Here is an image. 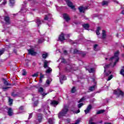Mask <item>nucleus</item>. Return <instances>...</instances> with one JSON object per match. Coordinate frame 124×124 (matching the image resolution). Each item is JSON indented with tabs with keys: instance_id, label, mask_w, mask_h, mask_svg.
<instances>
[{
	"instance_id": "obj_64",
	"label": "nucleus",
	"mask_w": 124,
	"mask_h": 124,
	"mask_svg": "<svg viewBox=\"0 0 124 124\" xmlns=\"http://www.w3.org/2000/svg\"><path fill=\"white\" fill-rule=\"evenodd\" d=\"M86 98H91V96H86Z\"/></svg>"
},
{
	"instance_id": "obj_36",
	"label": "nucleus",
	"mask_w": 124,
	"mask_h": 124,
	"mask_svg": "<svg viewBox=\"0 0 124 124\" xmlns=\"http://www.w3.org/2000/svg\"><path fill=\"white\" fill-rule=\"evenodd\" d=\"M102 5H103V6H104V5H108V1L105 0L103 1Z\"/></svg>"
},
{
	"instance_id": "obj_40",
	"label": "nucleus",
	"mask_w": 124,
	"mask_h": 124,
	"mask_svg": "<svg viewBox=\"0 0 124 124\" xmlns=\"http://www.w3.org/2000/svg\"><path fill=\"white\" fill-rule=\"evenodd\" d=\"M86 98H85V97H82L78 101V103H80V102H83V101H84V100H85Z\"/></svg>"
},
{
	"instance_id": "obj_20",
	"label": "nucleus",
	"mask_w": 124,
	"mask_h": 124,
	"mask_svg": "<svg viewBox=\"0 0 124 124\" xmlns=\"http://www.w3.org/2000/svg\"><path fill=\"white\" fill-rule=\"evenodd\" d=\"M82 27L85 30H89V28H90V25H89V24H82Z\"/></svg>"
},
{
	"instance_id": "obj_33",
	"label": "nucleus",
	"mask_w": 124,
	"mask_h": 124,
	"mask_svg": "<svg viewBox=\"0 0 124 124\" xmlns=\"http://www.w3.org/2000/svg\"><path fill=\"white\" fill-rule=\"evenodd\" d=\"M105 112V110L104 109H102V110H98L96 114L97 115H99L100 114H103L104 112Z\"/></svg>"
},
{
	"instance_id": "obj_1",
	"label": "nucleus",
	"mask_w": 124,
	"mask_h": 124,
	"mask_svg": "<svg viewBox=\"0 0 124 124\" xmlns=\"http://www.w3.org/2000/svg\"><path fill=\"white\" fill-rule=\"evenodd\" d=\"M68 107L67 105H64V107L62 110L59 112L58 114V117L59 119H61L62 117H64L66 115V114H67V112H68Z\"/></svg>"
},
{
	"instance_id": "obj_43",
	"label": "nucleus",
	"mask_w": 124,
	"mask_h": 124,
	"mask_svg": "<svg viewBox=\"0 0 124 124\" xmlns=\"http://www.w3.org/2000/svg\"><path fill=\"white\" fill-rule=\"evenodd\" d=\"M120 74H121V75H123V76L124 77V69H121L120 71Z\"/></svg>"
},
{
	"instance_id": "obj_30",
	"label": "nucleus",
	"mask_w": 124,
	"mask_h": 124,
	"mask_svg": "<svg viewBox=\"0 0 124 124\" xmlns=\"http://www.w3.org/2000/svg\"><path fill=\"white\" fill-rule=\"evenodd\" d=\"M93 118L92 117L90 119L89 124H96V123L93 122Z\"/></svg>"
},
{
	"instance_id": "obj_42",
	"label": "nucleus",
	"mask_w": 124,
	"mask_h": 124,
	"mask_svg": "<svg viewBox=\"0 0 124 124\" xmlns=\"http://www.w3.org/2000/svg\"><path fill=\"white\" fill-rule=\"evenodd\" d=\"M97 46H98V45H96V44L94 45L93 49H94V51H97V48H97Z\"/></svg>"
},
{
	"instance_id": "obj_51",
	"label": "nucleus",
	"mask_w": 124,
	"mask_h": 124,
	"mask_svg": "<svg viewBox=\"0 0 124 124\" xmlns=\"http://www.w3.org/2000/svg\"><path fill=\"white\" fill-rule=\"evenodd\" d=\"M62 63H66V60H65L64 59H62Z\"/></svg>"
},
{
	"instance_id": "obj_31",
	"label": "nucleus",
	"mask_w": 124,
	"mask_h": 124,
	"mask_svg": "<svg viewBox=\"0 0 124 124\" xmlns=\"http://www.w3.org/2000/svg\"><path fill=\"white\" fill-rule=\"evenodd\" d=\"M94 90H95V85L91 86L89 88V91H90V92H93Z\"/></svg>"
},
{
	"instance_id": "obj_21",
	"label": "nucleus",
	"mask_w": 124,
	"mask_h": 124,
	"mask_svg": "<svg viewBox=\"0 0 124 124\" xmlns=\"http://www.w3.org/2000/svg\"><path fill=\"white\" fill-rule=\"evenodd\" d=\"M45 40L44 39V35H43L42 38L40 39H39L38 41V43L40 44V43H43V42H44Z\"/></svg>"
},
{
	"instance_id": "obj_52",
	"label": "nucleus",
	"mask_w": 124,
	"mask_h": 124,
	"mask_svg": "<svg viewBox=\"0 0 124 124\" xmlns=\"http://www.w3.org/2000/svg\"><path fill=\"white\" fill-rule=\"evenodd\" d=\"M41 94H42L43 97H44L45 96V95H47V93H43H43H41Z\"/></svg>"
},
{
	"instance_id": "obj_48",
	"label": "nucleus",
	"mask_w": 124,
	"mask_h": 124,
	"mask_svg": "<svg viewBox=\"0 0 124 124\" xmlns=\"http://www.w3.org/2000/svg\"><path fill=\"white\" fill-rule=\"evenodd\" d=\"M23 71L22 73L23 76H26V75L27 74V73L26 72V70L23 69Z\"/></svg>"
},
{
	"instance_id": "obj_3",
	"label": "nucleus",
	"mask_w": 124,
	"mask_h": 124,
	"mask_svg": "<svg viewBox=\"0 0 124 124\" xmlns=\"http://www.w3.org/2000/svg\"><path fill=\"white\" fill-rule=\"evenodd\" d=\"M111 66V63L108 64H106L104 66V72L106 76H109L110 73H112L110 70H108V68Z\"/></svg>"
},
{
	"instance_id": "obj_62",
	"label": "nucleus",
	"mask_w": 124,
	"mask_h": 124,
	"mask_svg": "<svg viewBox=\"0 0 124 124\" xmlns=\"http://www.w3.org/2000/svg\"><path fill=\"white\" fill-rule=\"evenodd\" d=\"M39 82L40 83H42V78H40V80H39Z\"/></svg>"
},
{
	"instance_id": "obj_34",
	"label": "nucleus",
	"mask_w": 124,
	"mask_h": 124,
	"mask_svg": "<svg viewBox=\"0 0 124 124\" xmlns=\"http://www.w3.org/2000/svg\"><path fill=\"white\" fill-rule=\"evenodd\" d=\"M38 93H42L44 92V89L42 87H40L38 90Z\"/></svg>"
},
{
	"instance_id": "obj_15",
	"label": "nucleus",
	"mask_w": 124,
	"mask_h": 124,
	"mask_svg": "<svg viewBox=\"0 0 124 124\" xmlns=\"http://www.w3.org/2000/svg\"><path fill=\"white\" fill-rule=\"evenodd\" d=\"M59 40L60 41H63V40H65V38H64V34L63 33H62L59 36Z\"/></svg>"
},
{
	"instance_id": "obj_47",
	"label": "nucleus",
	"mask_w": 124,
	"mask_h": 124,
	"mask_svg": "<svg viewBox=\"0 0 124 124\" xmlns=\"http://www.w3.org/2000/svg\"><path fill=\"white\" fill-rule=\"evenodd\" d=\"M112 78H113V75H110V76L108 77L107 81H110V80H111Z\"/></svg>"
},
{
	"instance_id": "obj_13",
	"label": "nucleus",
	"mask_w": 124,
	"mask_h": 124,
	"mask_svg": "<svg viewBox=\"0 0 124 124\" xmlns=\"http://www.w3.org/2000/svg\"><path fill=\"white\" fill-rule=\"evenodd\" d=\"M28 51L29 54L31 55V56H35V55H36V52H35L33 49H28Z\"/></svg>"
},
{
	"instance_id": "obj_27",
	"label": "nucleus",
	"mask_w": 124,
	"mask_h": 124,
	"mask_svg": "<svg viewBox=\"0 0 124 124\" xmlns=\"http://www.w3.org/2000/svg\"><path fill=\"white\" fill-rule=\"evenodd\" d=\"M65 70L67 72H70L71 71V66L68 65L65 68Z\"/></svg>"
},
{
	"instance_id": "obj_14",
	"label": "nucleus",
	"mask_w": 124,
	"mask_h": 124,
	"mask_svg": "<svg viewBox=\"0 0 124 124\" xmlns=\"http://www.w3.org/2000/svg\"><path fill=\"white\" fill-rule=\"evenodd\" d=\"M85 68L86 70L89 71V73H93V72H94V69L93 68L90 69L89 68V66H86Z\"/></svg>"
},
{
	"instance_id": "obj_45",
	"label": "nucleus",
	"mask_w": 124,
	"mask_h": 124,
	"mask_svg": "<svg viewBox=\"0 0 124 124\" xmlns=\"http://www.w3.org/2000/svg\"><path fill=\"white\" fill-rule=\"evenodd\" d=\"M29 1H33L34 4H36L37 3V2L36 1V0H27Z\"/></svg>"
},
{
	"instance_id": "obj_24",
	"label": "nucleus",
	"mask_w": 124,
	"mask_h": 124,
	"mask_svg": "<svg viewBox=\"0 0 124 124\" xmlns=\"http://www.w3.org/2000/svg\"><path fill=\"white\" fill-rule=\"evenodd\" d=\"M47 122H48V124H54L55 123L54 122V119H53V118L48 119V120H47Z\"/></svg>"
},
{
	"instance_id": "obj_5",
	"label": "nucleus",
	"mask_w": 124,
	"mask_h": 124,
	"mask_svg": "<svg viewBox=\"0 0 124 124\" xmlns=\"http://www.w3.org/2000/svg\"><path fill=\"white\" fill-rule=\"evenodd\" d=\"M113 93L114 94L117 95V96H120V95H121V96H124V92H123V91H121L120 89L115 90Z\"/></svg>"
},
{
	"instance_id": "obj_6",
	"label": "nucleus",
	"mask_w": 124,
	"mask_h": 124,
	"mask_svg": "<svg viewBox=\"0 0 124 124\" xmlns=\"http://www.w3.org/2000/svg\"><path fill=\"white\" fill-rule=\"evenodd\" d=\"M42 122V114H39L38 115V119H36L34 121V123L35 124H40V123Z\"/></svg>"
},
{
	"instance_id": "obj_54",
	"label": "nucleus",
	"mask_w": 124,
	"mask_h": 124,
	"mask_svg": "<svg viewBox=\"0 0 124 124\" xmlns=\"http://www.w3.org/2000/svg\"><path fill=\"white\" fill-rule=\"evenodd\" d=\"M12 96H14V97H16V96H18V94H15V93H13L12 94Z\"/></svg>"
},
{
	"instance_id": "obj_37",
	"label": "nucleus",
	"mask_w": 124,
	"mask_h": 124,
	"mask_svg": "<svg viewBox=\"0 0 124 124\" xmlns=\"http://www.w3.org/2000/svg\"><path fill=\"white\" fill-rule=\"evenodd\" d=\"M71 92L72 93H75V92H76V88L75 86L73 87Z\"/></svg>"
},
{
	"instance_id": "obj_63",
	"label": "nucleus",
	"mask_w": 124,
	"mask_h": 124,
	"mask_svg": "<svg viewBox=\"0 0 124 124\" xmlns=\"http://www.w3.org/2000/svg\"><path fill=\"white\" fill-rule=\"evenodd\" d=\"M78 113H80V109H78L77 111H76V113L78 114Z\"/></svg>"
},
{
	"instance_id": "obj_8",
	"label": "nucleus",
	"mask_w": 124,
	"mask_h": 124,
	"mask_svg": "<svg viewBox=\"0 0 124 124\" xmlns=\"http://www.w3.org/2000/svg\"><path fill=\"white\" fill-rule=\"evenodd\" d=\"M87 9H88V6L83 7L80 6L78 7V10H79V12H80V13H84L85 11L87 10Z\"/></svg>"
},
{
	"instance_id": "obj_35",
	"label": "nucleus",
	"mask_w": 124,
	"mask_h": 124,
	"mask_svg": "<svg viewBox=\"0 0 124 124\" xmlns=\"http://www.w3.org/2000/svg\"><path fill=\"white\" fill-rule=\"evenodd\" d=\"M15 3V0H10V6H13Z\"/></svg>"
},
{
	"instance_id": "obj_44",
	"label": "nucleus",
	"mask_w": 124,
	"mask_h": 124,
	"mask_svg": "<svg viewBox=\"0 0 124 124\" xmlns=\"http://www.w3.org/2000/svg\"><path fill=\"white\" fill-rule=\"evenodd\" d=\"M32 77H38V72L32 75Z\"/></svg>"
},
{
	"instance_id": "obj_53",
	"label": "nucleus",
	"mask_w": 124,
	"mask_h": 124,
	"mask_svg": "<svg viewBox=\"0 0 124 124\" xmlns=\"http://www.w3.org/2000/svg\"><path fill=\"white\" fill-rule=\"evenodd\" d=\"M7 1L6 0H4V1L2 3L1 5H5V4L7 3Z\"/></svg>"
},
{
	"instance_id": "obj_32",
	"label": "nucleus",
	"mask_w": 124,
	"mask_h": 124,
	"mask_svg": "<svg viewBox=\"0 0 124 124\" xmlns=\"http://www.w3.org/2000/svg\"><path fill=\"white\" fill-rule=\"evenodd\" d=\"M64 37L65 38V40L68 39V38L70 37V34H64Z\"/></svg>"
},
{
	"instance_id": "obj_10",
	"label": "nucleus",
	"mask_w": 124,
	"mask_h": 124,
	"mask_svg": "<svg viewBox=\"0 0 124 124\" xmlns=\"http://www.w3.org/2000/svg\"><path fill=\"white\" fill-rule=\"evenodd\" d=\"M7 114L8 116L10 117H11V116H13L14 115V113H13V109L11 108H7Z\"/></svg>"
},
{
	"instance_id": "obj_57",
	"label": "nucleus",
	"mask_w": 124,
	"mask_h": 124,
	"mask_svg": "<svg viewBox=\"0 0 124 124\" xmlns=\"http://www.w3.org/2000/svg\"><path fill=\"white\" fill-rule=\"evenodd\" d=\"M9 87H3V90H4V91H6V90H7V89H9Z\"/></svg>"
},
{
	"instance_id": "obj_50",
	"label": "nucleus",
	"mask_w": 124,
	"mask_h": 124,
	"mask_svg": "<svg viewBox=\"0 0 124 124\" xmlns=\"http://www.w3.org/2000/svg\"><path fill=\"white\" fill-rule=\"evenodd\" d=\"M31 118H32V113H31L29 114L28 120L31 119Z\"/></svg>"
},
{
	"instance_id": "obj_39",
	"label": "nucleus",
	"mask_w": 124,
	"mask_h": 124,
	"mask_svg": "<svg viewBox=\"0 0 124 124\" xmlns=\"http://www.w3.org/2000/svg\"><path fill=\"white\" fill-rule=\"evenodd\" d=\"M51 72H52V69H51V68L49 67V68L46 70V73H51Z\"/></svg>"
},
{
	"instance_id": "obj_9",
	"label": "nucleus",
	"mask_w": 124,
	"mask_h": 124,
	"mask_svg": "<svg viewBox=\"0 0 124 124\" xmlns=\"http://www.w3.org/2000/svg\"><path fill=\"white\" fill-rule=\"evenodd\" d=\"M63 18L64 19L66 22H69L71 20V18L69 17V16L67 14H63Z\"/></svg>"
},
{
	"instance_id": "obj_49",
	"label": "nucleus",
	"mask_w": 124,
	"mask_h": 124,
	"mask_svg": "<svg viewBox=\"0 0 124 124\" xmlns=\"http://www.w3.org/2000/svg\"><path fill=\"white\" fill-rule=\"evenodd\" d=\"M4 53V49H2L0 50V56H1V55H2V54H3Z\"/></svg>"
},
{
	"instance_id": "obj_7",
	"label": "nucleus",
	"mask_w": 124,
	"mask_h": 124,
	"mask_svg": "<svg viewBox=\"0 0 124 124\" xmlns=\"http://www.w3.org/2000/svg\"><path fill=\"white\" fill-rule=\"evenodd\" d=\"M66 1V4H67L69 7H70L71 9H74L75 10V6L73 5V3L70 1V0H64Z\"/></svg>"
},
{
	"instance_id": "obj_2",
	"label": "nucleus",
	"mask_w": 124,
	"mask_h": 124,
	"mask_svg": "<svg viewBox=\"0 0 124 124\" xmlns=\"http://www.w3.org/2000/svg\"><path fill=\"white\" fill-rule=\"evenodd\" d=\"M119 60L120 58H119V51H116V53H114V56L109 59L110 62H114L112 67H114V66L117 64V62H119Z\"/></svg>"
},
{
	"instance_id": "obj_17",
	"label": "nucleus",
	"mask_w": 124,
	"mask_h": 124,
	"mask_svg": "<svg viewBox=\"0 0 124 124\" xmlns=\"http://www.w3.org/2000/svg\"><path fill=\"white\" fill-rule=\"evenodd\" d=\"M60 83L62 84V81L66 80V77L65 76H62L59 78Z\"/></svg>"
},
{
	"instance_id": "obj_26",
	"label": "nucleus",
	"mask_w": 124,
	"mask_h": 124,
	"mask_svg": "<svg viewBox=\"0 0 124 124\" xmlns=\"http://www.w3.org/2000/svg\"><path fill=\"white\" fill-rule=\"evenodd\" d=\"M102 38H103V39H105V38H106V32L105 31V30L102 31Z\"/></svg>"
},
{
	"instance_id": "obj_19",
	"label": "nucleus",
	"mask_w": 124,
	"mask_h": 124,
	"mask_svg": "<svg viewBox=\"0 0 124 124\" xmlns=\"http://www.w3.org/2000/svg\"><path fill=\"white\" fill-rule=\"evenodd\" d=\"M36 23L38 27H39V25H41V19H40V18L39 17L37 18Z\"/></svg>"
},
{
	"instance_id": "obj_56",
	"label": "nucleus",
	"mask_w": 124,
	"mask_h": 124,
	"mask_svg": "<svg viewBox=\"0 0 124 124\" xmlns=\"http://www.w3.org/2000/svg\"><path fill=\"white\" fill-rule=\"evenodd\" d=\"M42 78H44V75L41 73L40 75V78L42 79Z\"/></svg>"
},
{
	"instance_id": "obj_4",
	"label": "nucleus",
	"mask_w": 124,
	"mask_h": 124,
	"mask_svg": "<svg viewBox=\"0 0 124 124\" xmlns=\"http://www.w3.org/2000/svg\"><path fill=\"white\" fill-rule=\"evenodd\" d=\"M74 54H78L79 55H81L82 57H85V56L87 55V52L75 49L74 50Z\"/></svg>"
},
{
	"instance_id": "obj_16",
	"label": "nucleus",
	"mask_w": 124,
	"mask_h": 124,
	"mask_svg": "<svg viewBox=\"0 0 124 124\" xmlns=\"http://www.w3.org/2000/svg\"><path fill=\"white\" fill-rule=\"evenodd\" d=\"M49 19H52V15L51 14L46 15L44 18V20H49Z\"/></svg>"
},
{
	"instance_id": "obj_41",
	"label": "nucleus",
	"mask_w": 124,
	"mask_h": 124,
	"mask_svg": "<svg viewBox=\"0 0 124 124\" xmlns=\"http://www.w3.org/2000/svg\"><path fill=\"white\" fill-rule=\"evenodd\" d=\"M38 104V100H36V101L34 102V107H35L37 106Z\"/></svg>"
},
{
	"instance_id": "obj_25",
	"label": "nucleus",
	"mask_w": 124,
	"mask_h": 124,
	"mask_svg": "<svg viewBox=\"0 0 124 124\" xmlns=\"http://www.w3.org/2000/svg\"><path fill=\"white\" fill-rule=\"evenodd\" d=\"M47 57H48V53L44 52V53L42 54V58L44 59V60L47 59Z\"/></svg>"
},
{
	"instance_id": "obj_46",
	"label": "nucleus",
	"mask_w": 124,
	"mask_h": 124,
	"mask_svg": "<svg viewBox=\"0 0 124 124\" xmlns=\"http://www.w3.org/2000/svg\"><path fill=\"white\" fill-rule=\"evenodd\" d=\"M83 105H84V104L82 103H79L78 105V108H81V107H82V106H83Z\"/></svg>"
},
{
	"instance_id": "obj_11",
	"label": "nucleus",
	"mask_w": 124,
	"mask_h": 124,
	"mask_svg": "<svg viewBox=\"0 0 124 124\" xmlns=\"http://www.w3.org/2000/svg\"><path fill=\"white\" fill-rule=\"evenodd\" d=\"M4 19L7 25H10L11 24V21H10V17H9V16H4Z\"/></svg>"
},
{
	"instance_id": "obj_28",
	"label": "nucleus",
	"mask_w": 124,
	"mask_h": 124,
	"mask_svg": "<svg viewBox=\"0 0 124 124\" xmlns=\"http://www.w3.org/2000/svg\"><path fill=\"white\" fill-rule=\"evenodd\" d=\"M101 30V28L100 27H98L97 28V30H96V33L97 35H99L100 34V33L99 32V31Z\"/></svg>"
},
{
	"instance_id": "obj_29",
	"label": "nucleus",
	"mask_w": 124,
	"mask_h": 124,
	"mask_svg": "<svg viewBox=\"0 0 124 124\" xmlns=\"http://www.w3.org/2000/svg\"><path fill=\"white\" fill-rule=\"evenodd\" d=\"M3 83H4V84L5 85V86H10V84L6 80H5V79L4 78H3Z\"/></svg>"
},
{
	"instance_id": "obj_58",
	"label": "nucleus",
	"mask_w": 124,
	"mask_h": 124,
	"mask_svg": "<svg viewBox=\"0 0 124 124\" xmlns=\"http://www.w3.org/2000/svg\"><path fill=\"white\" fill-rule=\"evenodd\" d=\"M63 54H64V55H67V51L64 50Z\"/></svg>"
},
{
	"instance_id": "obj_23",
	"label": "nucleus",
	"mask_w": 124,
	"mask_h": 124,
	"mask_svg": "<svg viewBox=\"0 0 124 124\" xmlns=\"http://www.w3.org/2000/svg\"><path fill=\"white\" fill-rule=\"evenodd\" d=\"M78 38H79V39L78 40V42H77L76 43L77 44H80V42H79V41H81L82 40V39H83L84 38V37H83V35L80 34L79 37Z\"/></svg>"
},
{
	"instance_id": "obj_60",
	"label": "nucleus",
	"mask_w": 124,
	"mask_h": 124,
	"mask_svg": "<svg viewBox=\"0 0 124 124\" xmlns=\"http://www.w3.org/2000/svg\"><path fill=\"white\" fill-rule=\"evenodd\" d=\"M46 84H47V85H49L50 84V81L49 80H46Z\"/></svg>"
},
{
	"instance_id": "obj_61",
	"label": "nucleus",
	"mask_w": 124,
	"mask_h": 124,
	"mask_svg": "<svg viewBox=\"0 0 124 124\" xmlns=\"http://www.w3.org/2000/svg\"><path fill=\"white\" fill-rule=\"evenodd\" d=\"M23 109H24V107L23 106H21L19 108L20 110H23Z\"/></svg>"
},
{
	"instance_id": "obj_12",
	"label": "nucleus",
	"mask_w": 124,
	"mask_h": 124,
	"mask_svg": "<svg viewBox=\"0 0 124 124\" xmlns=\"http://www.w3.org/2000/svg\"><path fill=\"white\" fill-rule=\"evenodd\" d=\"M92 108H93L92 105H89L87 107L86 109H85L84 110V112H85L86 115H87V114H89V113H90V111H91V110H92Z\"/></svg>"
},
{
	"instance_id": "obj_59",
	"label": "nucleus",
	"mask_w": 124,
	"mask_h": 124,
	"mask_svg": "<svg viewBox=\"0 0 124 124\" xmlns=\"http://www.w3.org/2000/svg\"><path fill=\"white\" fill-rule=\"evenodd\" d=\"M14 53H15V54H17V50H16V49H14Z\"/></svg>"
},
{
	"instance_id": "obj_18",
	"label": "nucleus",
	"mask_w": 124,
	"mask_h": 124,
	"mask_svg": "<svg viewBox=\"0 0 124 124\" xmlns=\"http://www.w3.org/2000/svg\"><path fill=\"white\" fill-rule=\"evenodd\" d=\"M50 104L53 106H56V105L59 104V102L55 100H51Z\"/></svg>"
},
{
	"instance_id": "obj_22",
	"label": "nucleus",
	"mask_w": 124,
	"mask_h": 124,
	"mask_svg": "<svg viewBox=\"0 0 124 124\" xmlns=\"http://www.w3.org/2000/svg\"><path fill=\"white\" fill-rule=\"evenodd\" d=\"M48 63H49V62L47 61V60H45L44 62V67L45 68H47V67H48Z\"/></svg>"
},
{
	"instance_id": "obj_55",
	"label": "nucleus",
	"mask_w": 124,
	"mask_h": 124,
	"mask_svg": "<svg viewBox=\"0 0 124 124\" xmlns=\"http://www.w3.org/2000/svg\"><path fill=\"white\" fill-rule=\"evenodd\" d=\"M121 9H122V11H121V14H123V15H124V8H122L121 7Z\"/></svg>"
},
{
	"instance_id": "obj_38",
	"label": "nucleus",
	"mask_w": 124,
	"mask_h": 124,
	"mask_svg": "<svg viewBox=\"0 0 124 124\" xmlns=\"http://www.w3.org/2000/svg\"><path fill=\"white\" fill-rule=\"evenodd\" d=\"M9 105H12L13 103V99H11L10 97H9Z\"/></svg>"
}]
</instances>
